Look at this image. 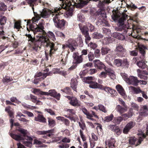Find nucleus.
I'll return each instance as SVG.
<instances>
[{"mask_svg":"<svg viewBox=\"0 0 148 148\" xmlns=\"http://www.w3.org/2000/svg\"><path fill=\"white\" fill-rule=\"evenodd\" d=\"M27 23L29 29L33 32L34 34L36 35V34H38L36 36L38 38V39H36L34 37L33 38L31 35H29L28 40L29 44L31 46L33 50L36 52L40 50L42 45L45 47H49L50 49L49 51H45V58L46 60H47V55L49 54L50 56H51L52 54L53 53V51L57 49V47H55L54 43L50 42L47 38L43 36L45 34V33H41V31H38L36 32L35 29H34L32 28V29L30 28L29 26L31 24L28 23V21H27Z\"/></svg>","mask_w":148,"mask_h":148,"instance_id":"1","label":"nucleus"},{"mask_svg":"<svg viewBox=\"0 0 148 148\" xmlns=\"http://www.w3.org/2000/svg\"><path fill=\"white\" fill-rule=\"evenodd\" d=\"M60 8H58L57 10H55L53 12L51 10L47 8H44L42 9V11L40 12V14H38L36 13H35L33 10V12L34 14L35 17L32 18L31 20H29L28 23L30 24L31 25L29 27L30 28L35 30V31H41V33L44 32V33H45V31L44 30V25H45L44 22H40L38 25L36 23V22H38V20L41 17L44 18H48L51 14L52 16H54L58 12H60Z\"/></svg>","mask_w":148,"mask_h":148,"instance_id":"2","label":"nucleus"},{"mask_svg":"<svg viewBox=\"0 0 148 148\" xmlns=\"http://www.w3.org/2000/svg\"><path fill=\"white\" fill-rule=\"evenodd\" d=\"M18 130L22 135H16L11 133L10 134V136L17 141L23 140V143L25 146L31 147L32 145L33 139L28 136V132L27 131L22 128H20Z\"/></svg>","mask_w":148,"mask_h":148,"instance_id":"3","label":"nucleus"},{"mask_svg":"<svg viewBox=\"0 0 148 148\" xmlns=\"http://www.w3.org/2000/svg\"><path fill=\"white\" fill-rule=\"evenodd\" d=\"M79 27L81 32L85 37V41L86 43L88 44L91 40L89 36V31L91 32L96 31V28L95 27L89 22H86V25L83 26H81L80 24H79Z\"/></svg>","mask_w":148,"mask_h":148,"instance_id":"4","label":"nucleus"},{"mask_svg":"<svg viewBox=\"0 0 148 148\" xmlns=\"http://www.w3.org/2000/svg\"><path fill=\"white\" fill-rule=\"evenodd\" d=\"M128 16L125 13H122L120 18L118 20L117 26L115 27L114 29L117 31H123V34L127 33L129 30H131V28H127L125 24L124 21L128 18Z\"/></svg>","mask_w":148,"mask_h":148,"instance_id":"5","label":"nucleus"},{"mask_svg":"<svg viewBox=\"0 0 148 148\" xmlns=\"http://www.w3.org/2000/svg\"><path fill=\"white\" fill-rule=\"evenodd\" d=\"M138 48L139 52L141 55L138 59L139 61L137 62L136 64L139 68L143 69L147 66L145 62V55L146 53L145 50L147 49V48L146 46L141 44L138 45Z\"/></svg>","mask_w":148,"mask_h":148,"instance_id":"6","label":"nucleus"},{"mask_svg":"<svg viewBox=\"0 0 148 148\" xmlns=\"http://www.w3.org/2000/svg\"><path fill=\"white\" fill-rule=\"evenodd\" d=\"M33 92L36 95H40V97L42 98L41 99H45L46 98L43 96L45 95H50L51 97H54L57 100H59L60 99V94L59 93H57L55 90H50L48 92H45L42 91L39 89L35 88Z\"/></svg>","mask_w":148,"mask_h":148,"instance_id":"7","label":"nucleus"},{"mask_svg":"<svg viewBox=\"0 0 148 148\" xmlns=\"http://www.w3.org/2000/svg\"><path fill=\"white\" fill-rule=\"evenodd\" d=\"M62 1L63 3L62 8H65L67 7H69L71 5H75L77 7H82L85 5H87L88 2V0H76L77 2L71 3V0H60Z\"/></svg>","mask_w":148,"mask_h":148,"instance_id":"8","label":"nucleus"},{"mask_svg":"<svg viewBox=\"0 0 148 148\" xmlns=\"http://www.w3.org/2000/svg\"><path fill=\"white\" fill-rule=\"evenodd\" d=\"M55 14L53 17V20L56 27L63 29L67 23L66 21L64 19H60V14L58 12Z\"/></svg>","mask_w":148,"mask_h":148,"instance_id":"9","label":"nucleus"},{"mask_svg":"<svg viewBox=\"0 0 148 148\" xmlns=\"http://www.w3.org/2000/svg\"><path fill=\"white\" fill-rule=\"evenodd\" d=\"M95 78L94 77H86V83L89 84V87L93 89L101 88L102 86L95 82Z\"/></svg>","mask_w":148,"mask_h":148,"instance_id":"10","label":"nucleus"},{"mask_svg":"<svg viewBox=\"0 0 148 148\" xmlns=\"http://www.w3.org/2000/svg\"><path fill=\"white\" fill-rule=\"evenodd\" d=\"M44 36V35H43ZM44 36L46 37L49 40V41L50 42H51L53 43H54L55 47H57V49L55 51H53L54 53H53L52 54V55L51 56H50V54H49L47 55L48 56V59H49V56L51 58L53 56V55L55 54V52L58 49V48L59 47V46H61V45L60 44H59L58 43H54L53 42H52L50 41L49 39V38L51 40H52L53 41H55V40H56V38L55 37V36L53 33L51 32V31H49L47 33H46V34L44 35Z\"/></svg>","mask_w":148,"mask_h":148,"instance_id":"11","label":"nucleus"},{"mask_svg":"<svg viewBox=\"0 0 148 148\" xmlns=\"http://www.w3.org/2000/svg\"><path fill=\"white\" fill-rule=\"evenodd\" d=\"M80 109L82 111V112L84 114L86 115V118L92 121H94V119L92 117L94 116L95 118L99 119L98 116L96 114V113L93 111H91V112L90 113L88 111L87 109L83 106H81L80 108Z\"/></svg>","mask_w":148,"mask_h":148,"instance_id":"12","label":"nucleus"},{"mask_svg":"<svg viewBox=\"0 0 148 148\" xmlns=\"http://www.w3.org/2000/svg\"><path fill=\"white\" fill-rule=\"evenodd\" d=\"M115 51L116 55L120 57H125L127 54L126 49L120 44L117 45Z\"/></svg>","mask_w":148,"mask_h":148,"instance_id":"13","label":"nucleus"},{"mask_svg":"<svg viewBox=\"0 0 148 148\" xmlns=\"http://www.w3.org/2000/svg\"><path fill=\"white\" fill-rule=\"evenodd\" d=\"M77 45V43L75 40L73 39H70L68 40L67 42L66 46L72 52L75 50V47Z\"/></svg>","mask_w":148,"mask_h":148,"instance_id":"14","label":"nucleus"},{"mask_svg":"<svg viewBox=\"0 0 148 148\" xmlns=\"http://www.w3.org/2000/svg\"><path fill=\"white\" fill-rule=\"evenodd\" d=\"M77 53H74L73 55V64H76L77 66L78 64L82 63L83 61V59L82 55L79 56L77 55Z\"/></svg>","mask_w":148,"mask_h":148,"instance_id":"15","label":"nucleus"},{"mask_svg":"<svg viewBox=\"0 0 148 148\" xmlns=\"http://www.w3.org/2000/svg\"><path fill=\"white\" fill-rule=\"evenodd\" d=\"M140 82V81L138 79L137 77L133 76H130L129 77V80L127 83L135 86L138 85V83Z\"/></svg>","mask_w":148,"mask_h":148,"instance_id":"16","label":"nucleus"},{"mask_svg":"<svg viewBox=\"0 0 148 148\" xmlns=\"http://www.w3.org/2000/svg\"><path fill=\"white\" fill-rule=\"evenodd\" d=\"M138 75L139 77L142 79L147 80L148 77V72L146 71H141L139 69L137 70Z\"/></svg>","mask_w":148,"mask_h":148,"instance_id":"17","label":"nucleus"},{"mask_svg":"<svg viewBox=\"0 0 148 148\" xmlns=\"http://www.w3.org/2000/svg\"><path fill=\"white\" fill-rule=\"evenodd\" d=\"M94 66L95 68L101 70L106 68L104 64L99 60H95L93 61Z\"/></svg>","mask_w":148,"mask_h":148,"instance_id":"18","label":"nucleus"},{"mask_svg":"<svg viewBox=\"0 0 148 148\" xmlns=\"http://www.w3.org/2000/svg\"><path fill=\"white\" fill-rule=\"evenodd\" d=\"M146 134H145L142 133L139 135V138L138 140L137 143L136 144L135 146H136L140 144L141 142L143 141V139L148 136V124H147L146 128Z\"/></svg>","mask_w":148,"mask_h":148,"instance_id":"19","label":"nucleus"},{"mask_svg":"<svg viewBox=\"0 0 148 148\" xmlns=\"http://www.w3.org/2000/svg\"><path fill=\"white\" fill-rule=\"evenodd\" d=\"M141 29L140 27L138 25H133L132 26V29L131 30H130V32H132L133 34L134 35H136V38H138V34L140 33L141 32Z\"/></svg>","mask_w":148,"mask_h":148,"instance_id":"20","label":"nucleus"},{"mask_svg":"<svg viewBox=\"0 0 148 148\" xmlns=\"http://www.w3.org/2000/svg\"><path fill=\"white\" fill-rule=\"evenodd\" d=\"M69 104L74 107H79L81 106V102L77 98L74 96H72V98L69 102Z\"/></svg>","mask_w":148,"mask_h":148,"instance_id":"21","label":"nucleus"},{"mask_svg":"<svg viewBox=\"0 0 148 148\" xmlns=\"http://www.w3.org/2000/svg\"><path fill=\"white\" fill-rule=\"evenodd\" d=\"M108 128L116 133L118 136L122 132V130L120 129L119 127L116 125H110L108 126Z\"/></svg>","mask_w":148,"mask_h":148,"instance_id":"22","label":"nucleus"},{"mask_svg":"<svg viewBox=\"0 0 148 148\" xmlns=\"http://www.w3.org/2000/svg\"><path fill=\"white\" fill-rule=\"evenodd\" d=\"M102 88H100V89L103 90L108 93H110L114 96L116 95L117 94V92L115 90L111 88L108 87L104 86L102 85Z\"/></svg>","mask_w":148,"mask_h":148,"instance_id":"23","label":"nucleus"},{"mask_svg":"<svg viewBox=\"0 0 148 148\" xmlns=\"http://www.w3.org/2000/svg\"><path fill=\"white\" fill-rule=\"evenodd\" d=\"M49 73H42L41 72H37L34 75V78H37L38 77H40L38 78V79H40V80L44 79L47 76L49 75Z\"/></svg>","mask_w":148,"mask_h":148,"instance_id":"24","label":"nucleus"},{"mask_svg":"<svg viewBox=\"0 0 148 148\" xmlns=\"http://www.w3.org/2000/svg\"><path fill=\"white\" fill-rule=\"evenodd\" d=\"M96 15H97L99 16L97 20V21L96 23L97 24L100 25L101 23H102L104 20V17L103 16L101 10L97 12H96Z\"/></svg>","mask_w":148,"mask_h":148,"instance_id":"25","label":"nucleus"},{"mask_svg":"<svg viewBox=\"0 0 148 148\" xmlns=\"http://www.w3.org/2000/svg\"><path fill=\"white\" fill-rule=\"evenodd\" d=\"M34 120L43 123H47L46 119L42 114H38L37 116L35 117Z\"/></svg>","mask_w":148,"mask_h":148,"instance_id":"26","label":"nucleus"},{"mask_svg":"<svg viewBox=\"0 0 148 148\" xmlns=\"http://www.w3.org/2000/svg\"><path fill=\"white\" fill-rule=\"evenodd\" d=\"M116 88L118 92L122 95L124 98L127 97V96L125 93V91L122 87L119 84L116 86Z\"/></svg>","mask_w":148,"mask_h":148,"instance_id":"27","label":"nucleus"},{"mask_svg":"<svg viewBox=\"0 0 148 148\" xmlns=\"http://www.w3.org/2000/svg\"><path fill=\"white\" fill-rule=\"evenodd\" d=\"M139 114L144 116H147L148 114V109L146 106H143L141 108Z\"/></svg>","mask_w":148,"mask_h":148,"instance_id":"28","label":"nucleus"},{"mask_svg":"<svg viewBox=\"0 0 148 148\" xmlns=\"http://www.w3.org/2000/svg\"><path fill=\"white\" fill-rule=\"evenodd\" d=\"M74 6L76 7L77 8L75 5H71L69 7H67L66 8H62L63 9H68V10L66 12V14L68 16H71L73 14V8ZM60 10L62 9V7L61 8H60Z\"/></svg>","mask_w":148,"mask_h":148,"instance_id":"29","label":"nucleus"},{"mask_svg":"<svg viewBox=\"0 0 148 148\" xmlns=\"http://www.w3.org/2000/svg\"><path fill=\"white\" fill-rule=\"evenodd\" d=\"M28 3L29 4L30 6L31 7L32 10L34 11V7L36 6L37 4L36 3H40L41 0H26Z\"/></svg>","mask_w":148,"mask_h":148,"instance_id":"30","label":"nucleus"},{"mask_svg":"<svg viewBox=\"0 0 148 148\" xmlns=\"http://www.w3.org/2000/svg\"><path fill=\"white\" fill-rule=\"evenodd\" d=\"M113 36L114 38L121 40H125V36L121 34L118 32L113 33Z\"/></svg>","mask_w":148,"mask_h":148,"instance_id":"31","label":"nucleus"},{"mask_svg":"<svg viewBox=\"0 0 148 148\" xmlns=\"http://www.w3.org/2000/svg\"><path fill=\"white\" fill-rule=\"evenodd\" d=\"M101 53L102 55H105L108 53L112 52L110 49L107 47H104L101 49Z\"/></svg>","mask_w":148,"mask_h":148,"instance_id":"32","label":"nucleus"},{"mask_svg":"<svg viewBox=\"0 0 148 148\" xmlns=\"http://www.w3.org/2000/svg\"><path fill=\"white\" fill-rule=\"evenodd\" d=\"M115 142L116 140L114 138H110L108 141V146L109 148H114Z\"/></svg>","mask_w":148,"mask_h":148,"instance_id":"33","label":"nucleus"},{"mask_svg":"<svg viewBox=\"0 0 148 148\" xmlns=\"http://www.w3.org/2000/svg\"><path fill=\"white\" fill-rule=\"evenodd\" d=\"M48 126L50 127H54L56 125V121L50 117H48Z\"/></svg>","mask_w":148,"mask_h":148,"instance_id":"34","label":"nucleus"},{"mask_svg":"<svg viewBox=\"0 0 148 148\" xmlns=\"http://www.w3.org/2000/svg\"><path fill=\"white\" fill-rule=\"evenodd\" d=\"M7 6L4 3H1L0 6V15L3 14L7 10Z\"/></svg>","mask_w":148,"mask_h":148,"instance_id":"35","label":"nucleus"},{"mask_svg":"<svg viewBox=\"0 0 148 148\" xmlns=\"http://www.w3.org/2000/svg\"><path fill=\"white\" fill-rule=\"evenodd\" d=\"M58 120H60L64 122V124L66 126H69L70 123V121L68 119L65 118L64 117L59 116L56 118Z\"/></svg>","mask_w":148,"mask_h":148,"instance_id":"36","label":"nucleus"},{"mask_svg":"<svg viewBox=\"0 0 148 148\" xmlns=\"http://www.w3.org/2000/svg\"><path fill=\"white\" fill-rule=\"evenodd\" d=\"M77 80L76 79L72 80L71 83V87L76 92H77Z\"/></svg>","mask_w":148,"mask_h":148,"instance_id":"37","label":"nucleus"},{"mask_svg":"<svg viewBox=\"0 0 148 148\" xmlns=\"http://www.w3.org/2000/svg\"><path fill=\"white\" fill-rule=\"evenodd\" d=\"M11 107L10 106H8L6 107L5 109V111L7 112L10 117L11 118H13L14 117V113L13 112L10 110Z\"/></svg>","mask_w":148,"mask_h":148,"instance_id":"38","label":"nucleus"},{"mask_svg":"<svg viewBox=\"0 0 148 148\" xmlns=\"http://www.w3.org/2000/svg\"><path fill=\"white\" fill-rule=\"evenodd\" d=\"M54 131V129L49 130L47 131H38L36 132V133L38 134H48L50 133H52Z\"/></svg>","mask_w":148,"mask_h":148,"instance_id":"39","label":"nucleus"},{"mask_svg":"<svg viewBox=\"0 0 148 148\" xmlns=\"http://www.w3.org/2000/svg\"><path fill=\"white\" fill-rule=\"evenodd\" d=\"M131 89L134 92V93L136 94H138L141 93L142 90L140 89L139 87L136 88L135 87L131 86L130 87Z\"/></svg>","mask_w":148,"mask_h":148,"instance_id":"40","label":"nucleus"},{"mask_svg":"<svg viewBox=\"0 0 148 148\" xmlns=\"http://www.w3.org/2000/svg\"><path fill=\"white\" fill-rule=\"evenodd\" d=\"M116 109L121 114L123 113L126 111V110L125 108L123 107L120 105L117 106Z\"/></svg>","mask_w":148,"mask_h":148,"instance_id":"41","label":"nucleus"},{"mask_svg":"<svg viewBox=\"0 0 148 148\" xmlns=\"http://www.w3.org/2000/svg\"><path fill=\"white\" fill-rule=\"evenodd\" d=\"M61 90L63 93L68 95H71L72 94L71 88L68 87H66L63 89H61Z\"/></svg>","mask_w":148,"mask_h":148,"instance_id":"42","label":"nucleus"},{"mask_svg":"<svg viewBox=\"0 0 148 148\" xmlns=\"http://www.w3.org/2000/svg\"><path fill=\"white\" fill-rule=\"evenodd\" d=\"M6 17L4 16H0V25L3 26L5 25L6 22Z\"/></svg>","mask_w":148,"mask_h":148,"instance_id":"43","label":"nucleus"},{"mask_svg":"<svg viewBox=\"0 0 148 148\" xmlns=\"http://www.w3.org/2000/svg\"><path fill=\"white\" fill-rule=\"evenodd\" d=\"M22 28L21 24V21L19 20L15 22L14 24V28L18 29V31L19 29Z\"/></svg>","mask_w":148,"mask_h":148,"instance_id":"44","label":"nucleus"},{"mask_svg":"<svg viewBox=\"0 0 148 148\" xmlns=\"http://www.w3.org/2000/svg\"><path fill=\"white\" fill-rule=\"evenodd\" d=\"M92 36L93 38L99 39L102 38L103 36L102 34L97 32H95L93 33Z\"/></svg>","mask_w":148,"mask_h":148,"instance_id":"45","label":"nucleus"},{"mask_svg":"<svg viewBox=\"0 0 148 148\" xmlns=\"http://www.w3.org/2000/svg\"><path fill=\"white\" fill-rule=\"evenodd\" d=\"M114 62V64L118 67L122 66V60L120 59H115Z\"/></svg>","mask_w":148,"mask_h":148,"instance_id":"46","label":"nucleus"},{"mask_svg":"<svg viewBox=\"0 0 148 148\" xmlns=\"http://www.w3.org/2000/svg\"><path fill=\"white\" fill-rule=\"evenodd\" d=\"M56 71L59 74L64 77L66 76L69 73V72H68L67 70V71L65 70L60 71V69H56Z\"/></svg>","mask_w":148,"mask_h":148,"instance_id":"47","label":"nucleus"},{"mask_svg":"<svg viewBox=\"0 0 148 148\" xmlns=\"http://www.w3.org/2000/svg\"><path fill=\"white\" fill-rule=\"evenodd\" d=\"M65 111L68 112L69 116H73L75 114V111L73 109H69L66 108L65 109Z\"/></svg>","mask_w":148,"mask_h":148,"instance_id":"48","label":"nucleus"},{"mask_svg":"<svg viewBox=\"0 0 148 148\" xmlns=\"http://www.w3.org/2000/svg\"><path fill=\"white\" fill-rule=\"evenodd\" d=\"M13 80V79L12 78H10V77L8 76H5V78L2 79V82L4 83H7Z\"/></svg>","mask_w":148,"mask_h":148,"instance_id":"49","label":"nucleus"},{"mask_svg":"<svg viewBox=\"0 0 148 148\" xmlns=\"http://www.w3.org/2000/svg\"><path fill=\"white\" fill-rule=\"evenodd\" d=\"M114 118L113 114H111L110 115L106 116L104 118V121L106 122H109L111 121Z\"/></svg>","mask_w":148,"mask_h":148,"instance_id":"50","label":"nucleus"},{"mask_svg":"<svg viewBox=\"0 0 148 148\" xmlns=\"http://www.w3.org/2000/svg\"><path fill=\"white\" fill-rule=\"evenodd\" d=\"M98 109L102 112L106 113L107 112V110L106 107L102 104H99L98 106Z\"/></svg>","mask_w":148,"mask_h":148,"instance_id":"51","label":"nucleus"},{"mask_svg":"<svg viewBox=\"0 0 148 148\" xmlns=\"http://www.w3.org/2000/svg\"><path fill=\"white\" fill-rule=\"evenodd\" d=\"M136 140L137 138H136L135 137H131L129 139V143L131 145H135Z\"/></svg>","mask_w":148,"mask_h":148,"instance_id":"52","label":"nucleus"},{"mask_svg":"<svg viewBox=\"0 0 148 148\" xmlns=\"http://www.w3.org/2000/svg\"><path fill=\"white\" fill-rule=\"evenodd\" d=\"M88 60L90 61H92L95 58L93 53L91 52H90L88 55Z\"/></svg>","mask_w":148,"mask_h":148,"instance_id":"53","label":"nucleus"},{"mask_svg":"<svg viewBox=\"0 0 148 148\" xmlns=\"http://www.w3.org/2000/svg\"><path fill=\"white\" fill-rule=\"evenodd\" d=\"M122 65L128 68L129 65L128 62L126 58H123L122 60Z\"/></svg>","mask_w":148,"mask_h":148,"instance_id":"54","label":"nucleus"},{"mask_svg":"<svg viewBox=\"0 0 148 148\" xmlns=\"http://www.w3.org/2000/svg\"><path fill=\"white\" fill-rule=\"evenodd\" d=\"M122 120L123 119L121 116L114 118V122L117 124H119Z\"/></svg>","mask_w":148,"mask_h":148,"instance_id":"55","label":"nucleus"},{"mask_svg":"<svg viewBox=\"0 0 148 148\" xmlns=\"http://www.w3.org/2000/svg\"><path fill=\"white\" fill-rule=\"evenodd\" d=\"M135 123L134 122L131 121L128 123L126 125L127 127L131 129L135 125Z\"/></svg>","mask_w":148,"mask_h":148,"instance_id":"56","label":"nucleus"},{"mask_svg":"<svg viewBox=\"0 0 148 148\" xmlns=\"http://www.w3.org/2000/svg\"><path fill=\"white\" fill-rule=\"evenodd\" d=\"M78 124L80 127L82 129V130H84L86 128V125L84 122H79L78 123Z\"/></svg>","mask_w":148,"mask_h":148,"instance_id":"57","label":"nucleus"},{"mask_svg":"<svg viewBox=\"0 0 148 148\" xmlns=\"http://www.w3.org/2000/svg\"><path fill=\"white\" fill-rule=\"evenodd\" d=\"M119 15L116 13L114 14H113V15L112 16V19L115 21H118L119 19L120 18H119Z\"/></svg>","mask_w":148,"mask_h":148,"instance_id":"58","label":"nucleus"},{"mask_svg":"<svg viewBox=\"0 0 148 148\" xmlns=\"http://www.w3.org/2000/svg\"><path fill=\"white\" fill-rule=\"evenodd\" d=\"M121 75L124 80L127 82L129 80L127 75L125 73H121Z\"/></svg>","mask_w":148,"mask_h":148,"instance_id":"59","label":"nucleus"},{"mask_svg":"<svg viewBox=\"0 0 148 148\" xmlns=\"http://www.w3.org/2000/svg\"><path fill=\"white\" fill-rule=\"evenodd\" d=\"M77 40L78 41V44L79 47H82L83 45V40L81 37V36H79V37L77 38Z\"/></svg>","mask_w":148,"mask_h":148,"instance_id":"60","label":"nucleus"},{"mask_svg":"<svg viewBox=\"0 0 148 148\" xmlns=\"http://www.w3.org/2000/svg\"><path fill=\"white\" fill-rule=\"evenodd\" d=\"M131 107L132 109L138 111L139 107L136 103H133L131 104Z\"/></svg>","mask_w":148,"mask_h":148,"instance_id":"61","label":"nucleus"},{"mask_svg":"<svg viewBox=\"0 0 148 148\" xmlns=\"http://www.w3.org/2000/svg\"><path fill=\"white\" fill-rule=\"evenodd\" d=\"M45 110L47 111L48 113L50 114L51 115H55L56 114L54 112L50 109H45Z\"/></svg>","mask_w":148,"mask_h":148,"instance_id":"62","label":"nucleus"},{"mask_svg":"<svg viewBox=\"0 0 148 148\" xmlns=\"http://www.w3.org/2000/svg\"><path fill=\"white\" fill-rule=\"evenodd\" d=\"M30 97L32 101L35 103H36L38 100L37 97L32 95L31 94Z\"/></svg>","mask_w":148,"mask_h":148,"instance_id":"63","label":"nucleus"},{"mask_svg":"<svg viewBox=\"0 0 148 148\" xmlns=\"http://www.w3.org/2000/svg\"><path fill=\"white\" fill-rule=\"evenodd\" d=\"M69 147V144L65 143H62L61 145L58 146V147L60 148H68Z\"/></svg>","mask_w":148,"mask_h":148,"instance_id":"64","label":"nucleus"}]
</instances>
